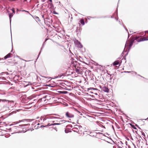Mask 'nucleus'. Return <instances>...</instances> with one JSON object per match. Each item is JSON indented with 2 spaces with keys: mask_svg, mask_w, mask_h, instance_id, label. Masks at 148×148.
<instances>
[{
  "mask_svg": "<svg viewBox=\"0 0 148 148\" xmlns=\"http://www.w3.org/2000/svg\"><path fill=\"white\" fill-rule=\"evenodd\" d=\"M67 122V121H60V122L61 123H64L65 122ZM67 122H69V121H67Z\"/></svg>",
  "mask_w": 148,
  "mask_h": 148,
  "instance_id": "nucleus-18",
  "label": "nucleus"
},
{
  "mask_svg": "<svg viewBox=\"0 0 148 148\" xmlns=\"http://www.w3.org/2000/svg\"><path fill=\"white\" fill-rule=\"evenodd\" d=\"M63 91H60L59 92L61 93L65 94V93Z\"/></svg>",
  "mask_w": 148,
  "mask_h": 148,
  "instance_id": "nucleus-22",
  "label": "nucleus"
},
{
  "mask_svg": "<svg viewBox=\"0 0 148 148\" xmlns=\"http://www.w3.org/2000/svg\"><path fill=\"white\" fill-rule=\"evenodd\" d=\"M53 14H57V13H56V12L55 11H53Z\"/></svg>",
  "mask_w": 148,
  "mask_h": 148,
  "instance_id": "nucleus-23",
  "label": "nucleus"
},
{
  "mask_svg": "<svg viewBox=\"0 0 148 148\" xmlns=\"http://www.w3.org/2000/svg\"><path fill=\"white\" fill-rule=\"evenodd\" d=\"M61 124V123H54L51 124L50 123H48V125L49 126L54 125H60Z\"/></svg>",
  "mask_w": 148,
  "mask_h": 148,
  "instance_id": "nucleus-9",
  "label": "nucleus"
},
{
  "mask_svg": "<svg viewBox=\"0 0 148 148\" xmlns=\"http://www.w3.org/2000/svg\"><path fill=\"white\" fill-rule=\"evenodd\" d=\"M108 75H109V73H108Z\"/></svg>",
  "mask_w": 148,
  "mask_h": 148,
  "instance_id": "nucleus-38",
  "label": "nucleus"
},
{
  "mask_svg": "<svg viewBox=\"0 0 148 148\" xmlns=\"http://www.w3.org/2000/svg\"><path fill=\"white\" fill-rule=\"evenodd\" d=\"M95 94L96 95H97V93H95Z\"/></svg>",
  "mask_w": 148,
  "mask_h": 148,
  "instance_id": "nucleus-34",
  "label": "nucleus"
},
{
  "mask_svg": "<svg viewBox=\"0 0 148 148\" xmlns=\"http://www.w3.org/2000/svg\"><path fill=\"white\" fill-rule=\"evenodd\" d=\"M79 22L82 24V25H84V22L83 19H81L79 21Z\"/></svg>",
  "mask_w": 148,
  "mask_h": 148,
  "instance_id": "nucleus-13",
  "label": "nucleus"
},
{
  "mask_svg": "<svg viewBox=\"0 0 148 148\" xmlns=\"http://www.w3.org/2000/svg\"><path fill=\"white\" fill-rule=\"evenodd\" d=\"M40 53H39V55H38V57L39 56V55H40Z\"/></svg>",
  "mask_w": 148,
  "mask_h": 148,
  "instance_id": "nucleus-33",
  "label": "nucleus"
},
{
  "mask_svg": "<svg viewBox=\"0 0 148 148\" xmlns=\"http://www.w3.org/2000/svg\"><path fill=\"white\" fill-rule=\"evenodd\" d=\"M0 61H1V62H2L1 60H3V59H1L0 58Z\"/></svg>",
  "mask_w": 148,
  "mask_h": 148,
  "instance_id": "nucleus-28",
  "label": "nucleus"
},
{
  "mask_svg": "<svg viewBox=\"0 0 148 148\" xmlns=\"http://www.w3.org/2000/svg\"><path fill=\"white\" fill-rule=\"evenodd\" d=\"M12 55V54L10 53H8V54L7 55H6V56H5L4 57V58L5 59H6L8 58H10L11 57H10V55Z\"/></svg>",
  "mask_w": 148,
  "mask_h": 148,
  "instance_id": "nucleus-10",
  "label": "nucleus"
},
{
  "mask_svg": "<svg viewBox=\"0 0 148 148\" xmlns=\"http://www.w3.org/2000/svg\"><path fill=\"white\" fill-rule=\"evenodd\" d=\"M119 148H123L121 147H119Z\"/></svg>",
  "mask_w": 148,
  "mask_h": 148,
  "instance_id": "nucleus-35",
  "label": "nucleus"
},
{
  "mask_svg": "<svg viewBox=\"0 0 148 148\" xmlns=\"http://www.w3.org/2000/svg\"><path fill=\"white\" fill-rule=\"evenodd\" d=\"M9 101V100H6V99H0V102L2 101V102H5Z\"/></svg>",
  "mask_w": 148,
  "mask_h": 148,
  "instance_id": "nucleus-16",
  "label": "nucleus"
},
{
  "mask_svg": "<svg viewBox=\"0 0 148 148\" xmlns=\"http://www.w3.org/2000/svg\"><path fill=\"white\" fill-rule=\"evenodd\" d=\"M5 92H4L3 93H1V95H5Z\"/></svg>",
  "mask_w": 148,
  "mask_h": 148,
  "instance_id": "nucleus-24",
  "label": "nucleus"
},
{
  "mask_svg": "<svg viewBox=\"0 0 148 148\" xmlns=\"http://www.w3.org/2000/svg\"><path fill=\"white\" fill-rule=\"evenodd\" d=\"M12 11L13 13H15V11L14 10V8H12Z\"/></svg>",
  "mask_w": 148,
  "mask_h": 148,
  "instance_id": "nucleus-20",
  "label": "nucleus"
},
{
  "mask_svg": "<svg viewBox=\"0 0 148 148\" xmlns=\"http://www.w3.org/2000/svg\"><path fill=\"white\" fill-rule=\"evenodd\" d=\"M48 8L50 9V10L51 11L52 10L54 9V6L52 3H48Z\"/></svg>",
  "mask_w": 148,
  "mask_h": 148,
  "instance_id": "nucleus-3",
  "label": "nucleus"
},
{
  "mask_svg": "<svg viewBox=\"0 0 148 148\" xmlns=\"http://www.w3.org/2000/svg\"><path fill=\"white\" fill-rule=\"evenodd\" d=\"M66 115L67 117L69 118H72L74 117V115L73 114L68 112L66 113Z\"/></svg>",
  "mask_w": 148,
  "mask_h": 148,
  "instance_id": "nucleus-4",
  "label": "nucleus"
},
{
  "mask_svg": "<svg viewBox=\"0 0 148 148\" xmlns=\"http://www.w3.org/2000/svg\"><path fill=\"white\" fill-rule=\"evenodd\" d=\"M21 11H25V10H22Z\"/></svg>",
  "mask_w": 148,
  "mask_h": 148,
  "instance_id": "nucleus-32",
  "label": "nucleus"
},
{
  "mask_svg": "<svg viewBox=\"0 0 148 148\" xmlns=\"http://www.w3.org/2000/svg\"><path fill=\"white\" fill-rule=\"evenodd\" d=\"M44 16V15H42V18H43L44 20H45Z\"/></svg>",
  "mask_w": 148,
  "mask_h": 148,
  "instance_id": "nucleus-21",
  "label": "nucleus"
},
{
  "mask_svg": "<svg viewBox=\"0 0 148 148\" xmlns=\"http://www.w3.org/2000/svg\"><path fill=\"white\" fill-rule=\"evenodd\" d=\"M125 72L129 73H130V71H127V72Z\"/></svg>",
  "mask_w": 148,
  "mask_h": 148,
  "instance_id": "nucleus-30",
  "label": "nucleus"
},
{
  "mask_svg": "<svg viewBox=\"0 0 148 148\" xmlns=\"http://www.w3.org/2000/svg\"><path fill=\"white\" fill-rule=\"evenodd\" d=\"M75 43L77 45V47H78L80 48L82 47V46L79 42H75Z\"/></svg>",
  "mask_w": 148,
  "mask_h": 148,
  "instance_id": "nucleus-11",
  "label": "nucleus"
},
{
  "mask_svg": "<svg viewBox=\"0 0 148 148\" xmlns=\"http://www.w3.org/2000/svg\"><path fill=\"white\" fill-rule=\"evenodd\" d=\"M75 69L74 70L77 74H80L82 73V69L79 68H78L76 65L75 66Z\"/></svg>",
  "mask_w": 148,
  "mask_h": 148,
  "instance_id": "nucleus-2",
  "label": "nucleus"
},
{
  "mask_svg": "<svg viewBox=\"0 0 148 148\" xmlns=\"http://www.w3.org/2000/svg\"><path fill=\"white\" fill-rule=\"evenodd\" d=\"M73 130L74 132H77L79 131V130L78 128L76 127H74L73 129Z\"/></svg>",
  "mask_w": 148,
  "mask_h": 148,
  "instance_id": "nucleus-15",
  "label": "nucleus"
},
{
  "mask_svg": "<svg viewBox=\"0 0 148 148\" xmlns=\"http://www.w3.org/2000/svg\"><path fill=\"white\" fill-rule=\"evenodd\" d=\"M134 73L135 74H136V72H134Z\"/></svg>",
  "mask_w": 148,
  "mask_h": 148,
  "instance_id": "nucleus-36",
  "label": "nucleus"
},
{
  "mask_svg": "<svg viewBox=\"0 0 148 148\" xmlns=\"http://www.w3.org/2000/svg\"><path fill=\"white\" fill-rule=\"evenodd\" d=\"M19 126L20 127H23L22 125H20Z\"/></svg>",
  "mask_w": 148,
  "mask_h": 148,
  "instance_id": "nucleus-31",
  "label": "nucleus"
},
{
  "mask_svg": "<svg viewBox=\"0 0 148 148\" xmlns=\"http://www.w3.org/2000/svg\"><path fill=\"white\" fill-rule=\"evenodd\" d=\"M25 12H27V13H29V12H28V11H27L25 10Z\"/></svg>",
  "mask_w": 148,
  "mask_h": 148,
  "instance_id": "nucleus-29",
  "label": "nucleus"
},
{
  "mask_svg": "<svg viewBox=\"0 0 148 148\" xmlns=\"http://www.w3.org/2000/svg\"><path fill=\"white\" fill-rule=\"evenodd\" d=\"M148 40V38H147L146 37H143V38H140L138 41V42H140L142 41H146Z\"/></svg>",
  "mask_w": 148,
  "mask_h": 148,
  "instance_id": "nucleus-7",
  "label": "nucleus"
},
{
  "mask_svg": "<svg viewBox=\"0 0 148 148\" xmlns=\"http://www.w3.org/2000/svg\"><path fill=\"white\" fill-rule=\"evenodd\" d=\"M132 44H133V42H129V45H128V42L127 43V42H126L125 45V47L128 45H129V49H130V48H131V47L132 46Z\"/></svg>",
  "mask_w": 148,
  "mask_h": 148,
  "instance_id": "nucleus-6",
  "label": "nucleus"
},
{
  "mask_svg": "<svg viewBox=\"0 0 148 148\" xmlns=\"http://www.w3.org/2000/svg\"><path fill=\"white\" fill-rule=\"evenodd\" d=\"M101 134L104 136H105V135L104 134H103V133H101Z\"/></svg>",
  "mask_w": 148,
  "mask_h": 148,
  "instance_id": "nucleus-25",
  "label": "nucleus"
},
{
  "mask_svg": "<svg viewBox=\"0 0 148 148\" xmlns=\"http://www.w3.org/2000/svg\"><path fill=\"white\" fill-rule=\"evenodd\" d=\"M48 1H49L51 2V3L52 2V0H48Z\"/></svg>",
  "mask_w": 148,
  "mask_h": 148,
  "instance_id": "nucleus-26",
  "label": "nucleus"
},
{
  "mask_svg": "<svg viewBox=\"0 0 148 148\" xmlns=\"http://www.w3.org/2000/svg\"><path fill=\"white\" fill-rule=\"evenodd\" d=\"M18 121V122H14V123L16 124L17 123H19L22 121Z\"/></svg>",
  "mask_w": 148,
  "mask_h": 148,
  "instance_id": "nucleus-17",
  "label": "nucleus"
},
{
  "mask_svg": "<svg viewBox=\"0 0 148 148\" xmlns=\"http://www.w3.org/2000/svg\"><path fill=\"white\" fill-rule=\"evenodd\" d=\"M65 131L66 133H67L68 132V131H66V130H65Z\"/></svg>",
  "mask_w": 148,
  "mask_h": 148,
  "instance_id": "nucleus-27",
  "label": "nucleus"
},
{
  "mask_svg": "<svg viewBox=\"0 0 148 148\" xmlns=\"http://www.w3.org/2000/svg\"><path fill=\"white\" fill-rule=\"evenodd\" d=\"M39 124H39V123H38V124H37V125H39Z\"/></svg>",
  "mask_w": 148,
  "mask_h": 148,
  "instance_id": "nucleus-37",
  "label": "nucleus"
},
{
  "mask_svg": "<svg viewBox=\"0 0 148 148\" xmlns=\"http://www.w3.org/2000/svg\"><path fill=\"white\" fill-rule=\"evenodd\" d=\"M9 17L10 18V23H11V18L13 16V14L12 13H10L9 14Z\"/></svg>",
  "mask_w": 148,
  "mask_h": 148,
  "instance_id": "nucleus-12",
  "label": "nucleus"
},
{
  "mask_svg": "<svg viewBox=\"0 0 148 148\" xmlns=\"http://www.w3.org/2000/svg\"><path fill=\"white\" fill-rule=\"evenodd\" d=\"M48 126H49L48 125V124L47 125H41V127H47Z\"/></svg>",
  "mask_w": 148,
  "mask_h": 148,
  "instance_id": "nucleus-19",
  "label": "nucleus"
},
{
  "mask_svg": "<svg viewBox=\"0 0 148 148\" xmlns=\"http://www.w3.org/2000/svg\"><path fill=\"white\" fill-rule=\"evenodd\" d=\"M50 97L49 95H46L44 97H43L41 98V100L42 101H45L46 100H49L50 99L49 98Z\"/></svg>",
  "mask_w": 148,
  "mask_h": 148,
  "instance_id": "nucleus-5",
  "label": "nucleus"
},
{
  "mask_svg": "<svg viewBox=\"0 0 148 148\" xmlns=\"http://www.w3.org/2000/svg\"><path fill=\"white\" fill-rule=\"evenodd\" d=\"M102 90L105 92H108L109 91L108 89L105 87H102Z\"/></svg>",
  "mask_w": 148,
  "mask_h": 148,
  "instance_id": "nucleus-8",
  "label": "nucleus"
},
{
  "mask_svg": "<svg viewBox=\"0 0 148 148\" xmlns=\"http://www.w3.org/2000/svg\"><path fill=\"white\" fill-rule=\"evenodd\" d=\"M119 63V62L118 61H115L113 63V66H115L118 65Z\"/></svg>",
  "mask_w": 148,
  "mask_h": 148,
  "instance_id": "nucleus-14",
  "label": "nucleus"
},
{
  "mask_svg": "<svg viewBox=\"0 0 148 148\" xmlns=\"http://www.w3.org/2000/svg\"><path fill=\"white\" fill-rule=\"evenodd\" d=\"M147 32H148V31H147Z\"/></svg>",
  "mask_w": 148,
  "mask_h": 148,
  "instance_id": "nucleus-40",
  "label": "nucleus"
},
{
  "mask_svg": "<svg viewBox=\"0 0 148 148\" xmlns=\"http://www.w3.org/2000/svg\"><path fill=\"white\" fill-rule=\"evenodd\" d=\"M60 119V118L59 117L53 116L51 115H47L42 116L40 118L39 122H42L43 124L51 122H54L56 119Z\"/></svg>",
  "mask_w": 148,
  "mask_h": 148,
  "instance_id": "nucleus-1",
  "label": "nucleus"
},
{
  "mask_svg": "<svg viewBox=\"0 0 148 148\" xmlns=\"http://www.w3.org/2000/svg\"><path fill=\"white\" fill-rule=\"evenodd\" d=\"M125 29L127 31V29Z\"/></svg>",
  "mask_w": 148,
  "mask_h": 148,
  "instance_id": "nucleus-39",
  "label": "nucleus"
}]
</instances>
